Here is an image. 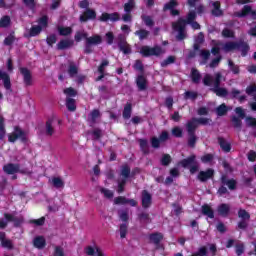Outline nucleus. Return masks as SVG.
Segmentation results:
<instances>
[{
	"label": "nucleus",
	"mask_w": 256,
	"mask_h": 256,
	"mask_svg": "<svg viewBox=\"0 0 256 256\" xmlns=\"http://www.w3.org/2000/svg\"><path fill=\"white\" fill-rule=\"evenodd\" d=\"M220 49L225 53H229L231 51H241L242 56L245 57L247 55V51H249V45L245 42H226V43H217L214 44L212 48L213 55H219Z\"/></svg>",
	"instance_id": "obj_1"
},
{
	"label": "nucleus",
	"mask_w": 256,
	"mask_h": 256,
	"mask_svg": "<svg viewBox=\"0 0 256 256\" xmlns=\"http://www.w3.org/2000/svg\"><path fill=\"white\" fill-rule=\"evenodd\" d=\"M195 17H196L195 11L190 10V12L187 15L186 21L183 19H179L177 22L172 24L173 30L176 33H178L176 37L179 41L183 40L186 36L185 25H187V23L191 24L192 28H194V29L200 28L199 23L193 22V21H195Z\"/></svg>",
	"instance_id": "obj_2"
},
{
	"label": "nucleus",
	"mask_w": 256,
	"mask_h": 256,
	"mask_svg": "<svg viewBox=\"0 0 256 256\" xmlns=\"http://www.w3.org/2000/svg\"><path fill=\"white\" fill-rule=\"evenodd\" d=\"M221 79V73H216L214 77L206 74L203 83L208 87H213V91L218 97H227V89L219 87Z\"/></svg>",
	"instance_id": "obj_3"
},
{
	"label": "nucleus",
	"mask_w": 256,
	"mask_h": 256,
	"mask_svg": "<svg viewBox=\"0 0 256 256\" xmlns=\"http://www.w3.org/2000/svg\"><path fill=\"white\" fill-rule=\"evenodd\" d=\"M207 123H209V119L207 118H200V119H192L190 122H188L187 124V129H188V133H190V138H189V145L190 147H193L195 145V135H193V131H195V129H197V126L200 125H207Z\"/></svg>",
	"instance_id": "obj_4"
},
{
	"label": "nucleus",
	"mask_w": 256,
	"mask_h": 256,
	"mask_svg": "<svg viewBox=\"0 0 256 256\" xmlns=\"http://www.w3.org/2000/svg\"><path fill=\"white\" fill-rule=\"evenodd\" d=\"M64 93L66 94V107L68 111H75V109H77V106L75 105V99L71 97H75V95H77V92L73 88H66L64 90Z\"/></svg>",
	"instance_id": "obj_5"
},
{
	"label": "nucleus",
	"mask_w": 256,
	"mask_h": 256,
	"mask_svg": "<svg viewBox=\"0 0 256 256\" xmlns=\"http://www.w3.org/2000/svg\"><path fill=\"white\" fill-rule=\"evenodd\" d=\"M141 55L144 57H151V55H155L156 57L159 55H163L165 53V50L163 48L156 46L154 48H151L149 46H143L140 50Z\"/></svg>",
	"instance_id": "obj_6"
},
{
	"label": "nucleus",
	"mask_w": 256,
	"mask_h": 256,
	"mask_svg": "<svg viewBox=\"0 0 256 256\" xmlns=\"http://www.w3.org/2000/svg\"><path fill=\"white\" fill-rule=\"evenodd\" d=\"M17 139H20L24 143L27 141V133L23 132L19 127H15L14 132L8 135V141L10 143H15Z\"/></svg>",
	"instance_id": "obj_7"
},
{
	"label": "nucleus",
	"mask_w": 256,
	"mask_h": 256,
	"mask_svg": "<svg viewBox=\"0 0 256 256\" xmlns=\"http://www.w3.org/2000/svg\"><path fill=\"white\" fill-rule=\"evenodd\" d=\"M129 173H131V169H129V166L124 165L121 169L120 177L121 179L118 180V193H123V187L125 183H127V179L129 178Z\"/></svg>",
	"instance_id": "obj_8"
},
{
	"label": "nucleus",
	"mask_w": 256,
	"mask_h": 256,
	"mask_svg": "<svg viewBox=\"0 0 256 256\" xmlns=\"http://www.w3.org/2000/svg\"><path fill=\"white\" fill-rule=\"evenodd\" d=\"M103 43V38L100 35H93L86 38V53H91V47H95V45H101Z\"/></svg>",
	"instance_id": "obj_9"
},
{
	"label": "nucleus",
	"mask_w": 256,
	"mask_h": 256,
	"mask_svg": "<svg viewBox=\"0 0 256 256\" xmlns=\"http://www.w3.org/2000/svg\"><path fill=\"white\" fill-rule=\"evenodd\" d=\"M47 16H43L38 21V26H33L30 30V37H36V35H39L41 33L42 29H45L47 27Z\"/></svg>",
	"instance_id": "obj_10"
},
{
	"label": "nucleus",
	"mask_w": 256,
	"mask_h": 256,
	"mask_svg": "<svg viewBox=\"0 0 256 256\" xmlns=\"http://www.w3.org/2000/svg\"><path fill=\"white\" fill-rule=\"evenodd\" d=\"M134 8L135 0H128V2L124 4V11L126 14L122 16V20L125 21V23H129L131 22V19H133V17L131 16V11H133Z\"/></svg>",
	"instance_id": "obj_11"
},
{
	"label": "nucleus",
	"mask_w": 256,
	"mask_h": 256,
	"mask_svg": "<svg viewBox=\"0 0 256 256\" xmlns=\"http://www.w3.org/2000/svg\"><path fill=\"white\" fill-rule=\"evenodd\" d=\"M182 167H190V173H196L199 169L197 165H195V155L190 156L188 159H184L180 162Z\"/></svg>",
	"instance_id": "obj_12"
},
{
	"label": "nucleus",
	"mask_w": 256,
	"mask_h": 256,
	"mask_svg": "<svg viewBox=\"0 0 256 256\" xmlns=\"http://www.w3.org/2000/svg\"><path fill=\"white\" fill-rule=\"evenodd\" d=\"M237 17H251V19H255L256 12L251 9V6H244L241 12L236 13Z\"/></svg>",
	"instance_id": "obj_13"
},
{
	"label": "nucleus",
	"mask_w": 256,
	"mask_h": 256,
	"mask_svg": "<svg viewBox=\"0 0 256 256\" xmlns=\"http://www.w3.org/2000/svg\"><path fill=\"white\" fill-rule=\"evenodd\" d=\"M217 248L214 244L209 245V251L207 252V248L202 247L199 249L198 253L193 254L192 256H205V255H215Z\"/></svg>",
	"instance_id": "obj_14"
},
{
	"label": "nucleus",
	"mask_w": 256,
	"mask_h": 256,
	"mask_svg": "<svg viewBox=\"0 0 256 256\" xmlns=\"http://www.w3.org/2000/svg\"><path fill=\"white\" fill-rule=\"evenodd\" d=\"M86 255H92V256H104L103 250L99 248V246H88L85 249Z\"/></svg>",
	"instance_id": "obj_15"
},
{
	"label": "nucleus",
	"mask_w": 256,
	"mask_h": 256,
	"mask_svg": "<svg viewBox=\"0 0 256 256\" xmlns=\"http://www.w3.org/2000/svg\"><path fill=\"white\" fill-rule=\"evenodd\" d=\"M97 17V13L94 10L88 9L80 16L81 23H85V21H89L90 19H95Z\"/></svg>",
	"instance_id": "obj_16"
},
{
	"label": "nucleus",
	"mask_w": 256,
	"mask_h": 256,
	"mask_svg": "<svg viewBox=\"0 0 256 256\" xmlns=\"http://www.w3.org/2000/svg\"><path fill=\"white\" fill-rule=\"evenodd\" d=\"M20 72L23 75L25 85H33V77L31 76V71L27 68H21Z\"/></svg>",
	"instance_id": "obj_17"
},
{
	"label": "nucleus",
	"mask_w": 256,
	"mask_h": 256,
	"mask_svg": "<svg viewBox=\"0 0 256 256\" xmlns=\"http://www.w3.org/2000/svg\"><path fill=\"white\" fill-rule=\"evenodd\" d=\"M114 203L115 205H125V204H129L131 205V207H135V205H137V201H135L134 199H130L127 200L125 197H117L114 199Z\"/></svg>",
	"instance_id": "obj_18"
},
{
	"label": "nucleus",
	"mask_w": 256,
	"mask_h": 256,
	"mask_svg": "<svg viewBox=\"0 0 256 256\" xmlns=\"http://www.w3.org/2000/svg\"><path fill=\"white\" fill-rule=\"evenodd\" d=\"M100 21H119V14L118 13H103L100 16Z\"/></svg>",
	"instance_id": "obj_19"
},
{
	"label": "nucleus",
	"mask_w": 256,
	"mask_h": 256,
	"mask_svg": "<svg viewBox=\"0 0 256 256\" xmlns=\"http://www.w3.org/2000/svg\"><path fill=\"white\" fill-rule=\"evenodd\" d=\"M213 169H208L206 171H201L198 174L199 181H207V179H211L213 177Z\"/></svg>",
	"instance_id": "obj_20"
},
{
	"label": "nucleus",
	"mask_w": 256,
	"mask_h": 256,
	"mask_svg": "<svg viewBox=\"0 0 256 256\" xmlns=\"http://www.w3.org/2000/svg\"><path fill=\"white\" fill-rule=\"evenodd\" d=\"M177 5V0H171L169 3L165 4L164 9L165 11H171V15H179V11L175 10Z\"/></svg>",
	"instance_id": "obj_21"
},
{
	"label": "nucleus",
	"mask_w": 256,
	"mask_h": 256,
	"mask_svg": "<svg viewBox=\"0 0 256 256\" xmlns=\"http://www.w3.org/2000/svg\"><path fill=\"white\" fill-rule=\"evenodd\" d=\"M142 206L147 208L151 206V194L147 191L142 192Z\"/></svg>",
	"instance_id": "obj_22"
},
{
	"label": "nucleus",
	"mask_w": 256,
	"mask_h": 256,
	"mask_svg": "<svg viewBox=\"0 0 256 256\" xmlns=\"http://www.w3.org/2000/svg\"><path fill=\"white\" fill-rule=\"evenodd\" d=\"M5 173H8V175H13L15 173H19V166L13 165V164H7L4 166Z\"/></svg>",
	"instance_id": "obj_23"
},
{
	"label": "nucleus",
	"mask_w": 256,
	"mask_h": 256,
	"mask_svg": "<svg viewBox=\"0 0 256 256\" xmlns=\"http://www.w3.org/2000/svg\"><path fill=\"white\" fill-rule=\"evenodd\" d=\"M0 79L4 81L5 89L7 90L11 89V81L9 80V75L7 73L0 70Z\"/></svg>",
	"instance_id": "obj_24"
},
{
	"label": "nucleus",
	"mask_w": 256,
	"mask_h": 256,
	"mask_svg": "<svg viewBox=\"0 0 256 256\" xmlns=\"http://www.w3.org/2000/svg\"><path fill=\"white\" fill-rule=\"evenodd\" d=\"M136 83L140 91H144V89H147V79H145V76H138Z\"/></svg>",
	"instance_id": "obj_25"
},
{
	"label": "nucleus",
	"mask_w": 256,
	"mask_h": 256,
	"mask_svg": "<svg viewBox=\"0 0 256 256\" xmlns=\"http://www.w3.org/2000/svg\"><path fill=\"white\" fill-rule=\"evenodd\" d=\"M107 65H109V61H107V60L102 61L101 65L98 68V73L100 74V76H98L96 81L102 80V78L104 77V73H105V67H107Z\"/></svg>",
	"instance_id": "obj_26"
},
{
	"label": "nucleus",
	"mask_w": 256,
	"mask_h": 256,
	"mask_svg": "<svg viewBox=\"0 0 256 256\" xmlns=\"http://www.w3.org/2000/svg\"><path fill=\"white\" fill-rule=\"evenodd\" d=\"M212 14L215 15V17H219L223 15V11H221V4L219 2H212Z\"/></svg>",
	"instance_id": "obj_27"
},
{
	"label": "nucleus",
	"mask_w": 256,
	"mask_h": 256,
	"mask_svg": "<svg viewBox=\"0 0 256 256\" xmlns=\"http://www.w3.org/2000/svg\"><path fill=\"white\" fill-rule=\"evenodd\" d=\"M197 3H199V0H188V5L190 7H195L198 15H201V13H203V11H205V8L201 5L197 6Z\"/></svg>",
	"instance_id": "obj_28"
},
{
	"label": "nucleus",
	"mask_w": 256,
	"mask_h": 256,
	"mask_svg": "<svg viewBox=\"0 0 256 256\" xmlns=\"http://www.w3.org/2000/svg\"><path fill=\"white\" fill-rule=\"evenodd\" d=\"M229 205L227 204H221L220 206H218V214L221 215L222 217H227V215H229Z\"/></svg>",
	"instance_id": "obj_29"
},
{
	"label": "nucleus",
	"mask_w": 256,
	"mask_h": 256,
	"mask_svg": "<svg viewBox=\"0 0 256 256\" xmlns=\"http://www.w3.org/2000/svg\"><path fill=\"white\" fill-rule=\"evenodd\" d=\"M222 183L223 185H226L228 187V189H235V187H237V182L234 179H230L227 180V178H225V176L222 177Z\"/></svg>",
	"instance_id": "obj_30"
},
{
	"label": "nucleus",
	"mask_w": 256,
	"mask_h": 256,
	"mask_svg": "<svg viewBox=\"0 0 256 256\" xmlns=\"http://www.w3.org/2000/svg\"><path fill=\"white\" fill-rule=\"evenodd\" d=\"M73 46V40L71 39H65L61 40L60 43H58V49H69V47Z\"/></svg>",
	"instance_id": "obj_31"
},
{
	"label": "nucleus",
	"mask_w": 256,
	"mask_h": 256,
	"mask_svg": "<svg viewBox=\"0 0 256 256\" xmlns=\"http://www.w3.org/2000/svg\"><path fill=\"white\" fill-rule=\"evenodd\" d=\"M0 241L2 243V247H5L6 249H11V247H13V242L5 239V233H0Z\"/></svg>",
	"instance_id": "obj_32"
},
{
	"label": "nucleus",
	"mask_w": 256,
	"mask_h": 256,
	"mask_svg": "<svg viewBox=\"0 0 256 256\" xmlns=\"http://www.w3.org/2000/svg\"><path fill=\"white\" fill-rule=\"evenodd\" d=\"M202 213H203V215H206L210 219H213V217H215V215L213 213V209H211V206H209L207 204L202 206Z\"/></svg>",
	"instance_id": "obj_33"
},
{
	"label": "nucleus",
	"mask_w": 256,
	"mask_h": 256,
	"mask_svg": "<svg viewBox=\"0 0 256 256\" xmlns=\"http://www.w3.org/2000/svg\"><path fill=\"white\" fill-rule=\"evenodd\" d=\"M219 145L221 147V149H223V151H225L226 153H229L231 151V144H229V142L225 141V139L223 138H219Z\"/></svg>",
	"instance_id": "obj_34"
},
{
	"label": "nucleus",
	"mask_w": 256,
	"mask_h": 256,
	"mask_svg": "<svg viewBox=\"0 0 256 256\" xmlns=\"http://www.w3.org/2000/svg\"><path fill=\"white\" fill-rule=\"evenodd\" d=\"M150 243H154V245H157L163 239V235L161 233H154L149 236Z\"/></svg>",
	"instance_id": "obj_35"
},
{
	"label": "nucleus",
	"mask_w": 256,
	"mask_h": 256,
	"mask_svg": "<svg viewBox=\"0 0 256 256\" xmlns=\"http://www.w3.org/2000/svg\"><path fill=\"white\" fill-rule=\"evenodd\" d=\"M34 246L37 247V249H43L45 247V238L38 236L34 239Z\"/></svg>",
	"instance_id": "obj_36"
},
{
	"label": "nucleus",
	"mask_w": 256,
	"mask_h": 256,
	"mask_svg": "<svg viewBox=\"0 0 256 256\" xmlns=\"http://www.w3.org/2000/svg\"><path fill=\"white\" fill-rule=\"evenodd\" d=\"M51 183H52V185H54V187H56V189H61V187H63L65 185L63 183V180L59 177L52 178Z\"/></svg>",
	"instance_id": "obj_37"
},
{
	"label": "nucleus",
	"mask_w": 256,
	"mask_h": 256,
	"mask_svg": "<svg viewBox=\"0 0 256 256\" xmlns=\"http://www.w3.org/2000/svg\"><path fill=\"white\" fill-rule=\"evenodd\" d=\"M191 77L193 83H199V81H201V74L195 68H193L191 71Z\"/></svg>",
	"instance_id": "obj_38"
},
{
	"label": "nucleus",
	"mask_w": 256,
	"mask_h": 256,
	"mask_svg": "<svg viewBox=\"0 0 256 256\" xmlns=\"http://www.w3.org/2000/svg\"><path fill=\"white\" fill-rule=\"evenodd\" d=\"M59 34L60 35H71V33H73V29H71V27H59L58 28Z\"/></svg>",
	"instance_id": "obj_39"
},
{
	"label": "nucleus",
	"mask_w": 256,
	"mask_h": 256,
	"mask_svg": "<svg viewBox=\"0 0 256 256\" xmlns=\"http://www.w3.org/2000/svg\"><path fill=\"white\" fill-rule=\"evenodd\" d=\"M100 193H102L106 199H113V191L107 188H100Z\"/></svg>",
	"instance_id": "obj_40"
},
{
	"label": "nucleus",
	"mask_w": 256,
	"mask_h": 256,
	"mask_svg": "<svg viewBox=\"0 0 256 256\" xmlns=\"http://www.w3.org/2000/svg\"><path fill=\"white\" fill-rule=\"evenodd\" d=\"M228 109L227 106L225 104H221L217 109H216V113L217 115H219L220 117L225 115V113H227Z\"/></svg>",
	"instance_id": "obj_41"
},
{
	"label": "nucleus",
	"mask_w": 256,
	"mask_h": 256,
	"mask_svg": "<svg viewBox=\"0 0 256 256\" xmlns=\"http://www.w3.org/2000/svg\"><path fill=\"white\" fill-rule=\"evenodd\" d=\"M204 41V36L203 33L198 34L197 38L195 39V44H194V49L197 51L199 49L200 43H203Z\"/></svg>",
	"instance_id": "obj_42"
},
{
	"label": "nucleus",
	"mask_w": 256,
	"mask_h": 256,
	"mask_svg": "<svg viewBox=\"0 0 256 256\" xmlns=\"http://www.w3.org/2000/svg\"><path fill=\"white\" fill-rule=\"evenodd\" d=\"M5 137V119L0 117V139Z\"/></svg>",
	"instance_id": "obj_43"
},
{
	"label": "nucleus",
	"mask_w": 256,
	"mask_h": 256,
	"mask_svg": "<svg viewBox=\"0 0 256 256\" xmlns=\"http://www.w3.org/2000/svg\"><path fill=\"white\" fill-rule=\"evenodd\" d=\"M97 119H99V110H94L91 112V114L89 116V121H90V123H95V121H97Z\"/></svg>",
	"instance_id": "obj_44"
},
{
	"label": "nucleus",
	"mask_w": 256,
	"mask_h": 256,
	"mask_svg": "<svg viewBox=\"0 0 256 256\" xmlns=\"http://www.w3.org/2000/svg\"><path fill=\"white\" fill-rule=\"evenodd\" d=\"M124 119H129L131 117V104H127L123 112Z\"/></svg>",
	"instance_id": "obj_45"
},
{
	"label": "nucleus",
	"mask_w": 256,
	"mask_h": 256,
	"mask_svg": "<svg viewBox=\"0 0 256 256\" xmlns=\"http://www.w3.org/2000/svg\"><path fill=\"white\" fill-rule=\"evenodd\" d=\"M135 35H138L139 39L143 41L149 35V32L146 30H139L135 32Z\"/></svg>",
	"instance_id": "obj_46"
},
{
	"label": "nucleus",
	"mask_w": 256,
	"mask_h": 256,
	"mask_svg": "<svg viewBox=\"0 0 256 256\" xmlns=\"http://www.w3.org/2000/svg\"><path fill=\"white\" fill-rule=\"evenodd\" d=\"M53 121L52 120H49L47 123H46V133L47 135H53L54 133V130H53Z\"/></svg>",
	"instance_id": "obj_47"
},
{
	"label": "nucleus",
	"mask_w": 256,
	"mask_h": 256,
	"mask_svg": "<svg viewBox=\"0 0 256 256\" xmlns=\"http://www.w3.org/2000/svg\"><path fill=\"white\" fill-rule=\"evenodd\" d=\"M238 217H240V219H242L244 221H247L250 216H249V213H247V211L241 209L238 212Z\"/></svg>",
	"instance_id": "obj_48"
},
{
	"label": "nucleus",
	"mask_w": 256,
	"mask_h": 256,
	"mask_svg": "<svg viewBox=\"0 0 256 256\" xmlns=\"http://www.w3.org/2000/svg\"><path fill=\"white\" fill-rule=\"evenodd\" d=\"M120 49L125 53V55L131 53V47L127 43L120 44Z\"/></svg>",
	"instance_id": "obj_49"
},
{
	"label": "nucleus",
	"mask_w": 256,
	"mask_h": 256,
	"mask_svg": "<svg viewBox=\"0 0 256 256\" xmlns=\"http://www.w3.org/2000/svg\"><path fill=\"white\" fill-rule=\"evenodd\" d=\"M209 55H211V53H209V51L207 50H202L200 52V57L201 59H203L202 63H207V59H209Z\"/></svg>",
	"instance_id": "obj_50"
},
{
	"label": "nucleus",
	"mask_w": 256,
	"mask_h": 256,
	"mask_svg": "<svg viewBox=\"0 0 256 256\" xmlns=\"http://www.w3.org/2000/svg\"><path fill=\"white\" fill-rule=\"evenodd\" d=\"M222 35L224 37H235V32H233V30L229 29V28H225L223 31H222Z\"/></svg>",
	"instance_id": "obj_51"
},
{
	"label": "nucleus",
	"mask_w": 256,
	"mask_h": 256,
	"mask_svg": "<svg viewBox=\"0 0 256 256\" xmlns=\"http://www.w3.org/2000/svg\"><path fill=\"white\" fill-rule=\"evenodd\" d=\"M68 73L70 77H75V75H77V66H75V64H70Z\"/></svg>",
	"instance_id": "obj_52"
},
{
	"label": "nucleus",
	"mask_w": 256,
	"mask_h": 256,
	"mask_svg": "<svg viewBox=\"0 0 256 256\" xmlns=\"http://www.w3.org/2000/svg\"><path fill=\"white\" fill-rule=\"evenodd\" d=\"M9 23H11V19L9 18V16H4V17L0 20V26H1V27H7V25H9Z\"/></svg>",
	"instance_id": "obj_53"
},
{
	"label": "nucleus",
	"mask_w": 256,
	"mask_h": 256,
	"mask_svg": "<svg viewBox=\"0 0 256 256\" xmlns=\"http://www.w3.org/2000/svg\"><path fill=\"white\" fill-rule=\"evenodd\" d=\"M175 62V57L169 56L166 60H164L161 65L162 67H167V65H171V63Z\"/></svg>",
	"instance_id": "obj_54"
},
{
	"label": "nucleus",
	"mask_w": 256,
	"mask_h": 256,
	"mask_svg": "<svg viewBox=\"0 0 256 256\" xmlns=\"http://www.w3.org/2000/svg\"><path fill=\"white\" fill-rule=\"evenodd\" d=\"M246 125L248 127H256V119L255 118H252V117H247L246 118Z\"/></svg>",
	"instance_id": "obj_55"
},
{
	"label": "nucleus",
	"mask_w": 256,
	"mask_h": 256,
	"mask_svg": "<svg viewBox=\"0 0 256 256\" xmlns=\"http://www.w3.org/2000/svg\"><path fill=\"white\" fill-rule=\"evenodd\" d=\"M82 39H87V33L77 32L75 35V41H81Z\"/></svg>",
	"instance_id": "obj_56"
},
{
	"label": "nucleus",
	"mask_w": 256,
	"mask_h": 256,
	"mask_svg": "<svg viewBox=\"0 0 256 256\" xmlns=\"http://www.w3.org/2000/svg\"><path fill=\"white\" fill-rule=\"evenodd\" d=\"M201 161L202 163H211V161H213V155L205 154L204 156H202Z\"/></svg>",
	"instance_id": "obj_57"
},
{
	"label": "nucleus",
	"mask_w": 256,
	"mask_h": 256,
	"mask_svg": "<svg viewBox=\"0 0 256 256\" xmlns=\"http://www.w3.org/2000/svg\"><path fill=\"white\" fill-rule=\"evenodd\" d=\"M126 235H127V224H122L120 226V237L122 239H124V237H126Z\"/></svg>",
	"instance_id": "obj_58"
},
{
	"label": "nucleus",
	"mask_w": 256,
	"mask_h": 256,
	"mask_svg": "<svg viewBox=\"0 0 256 256\" xmlns=\"http://www.w3.org/2000/svg\"><path fill=\"white\" fill-rule=\"evenodd\" d=\"M142 20L144 21L147 27H151L153 25V19L149 16H142Z\"/></svg>",
	"instance_id": "obj_59"
},
{
	"label": "nucleus",
	"mask_w": 256,
	"mask_h": 256,
	"mask_svg": "<svg viewBox=\"0 0 256 256\" xmlns=\"http://www.w3.org/2000/svg\"><path fill=\"white\" fill-rule=\"evenodd\" d=\"M172 135H174V137H181V135H183V130L179 127H175L172 130Z\"/></svg>",
	"instance_id": "obj_60"
},
{
	"label": "nucleus",
	"mask_w": 256,
	"mask_h": 256,
	"mask_svg": "<svg viewBox=\"0 0 256 256\" xmlns=\"http://www.w3.org/2000/svg\"><path fill=\"white\" fill-rule=\"evenodd\" d=\"M235 113L240 117V119H245V110L241 107L235 109Z\"/></svg>",
	"instance_id": "obj_61"
},
{
	"label": "nucleus",
	"mask_w": 256,
	"mask_h": 256,
	"mask_svg": "<svg viewBox=\"0 0 256 256\" xmlns=\"http://www.w3.org/2000/svg\"><path fill=\"white\" fill-rule=\"evenodd\" d=\"M185 99H196L197 98V92H191L187 91L185 92Z\"/></svg>",
	"instance_id": "obj_62"
},
{
	"label": "nucleus",
	"mask_w": 256,
	"mask_h": 256,
	"mask_svg": "<svg viewBox=\"0 0 256 256\" xmlns=\"http://www.w3.org/2000/svg\"><path fill=\"white\" fill-rule=\"evenodd\" d=\"M54 256H65L63 248H61L60 246H56L54 250Z\"/></svg>",
	"instance_id": "obj_63"
},
{
	"label": "nucleus",
	"mask_w": 256,
	"mask_h": 256,
	"mask_svg": "<svg viewBox=\"0 0 256 256\" xmlns=\"http://www.w3.org/2000/svg\"><path fill=\"white\" fill-rule=\"evenodd\" d=\"M47 43H48V45H54V43H57V36H55V35L48 36Z\"/></svg>",
	"instance_id": "obj_64"
}]
</instances>
